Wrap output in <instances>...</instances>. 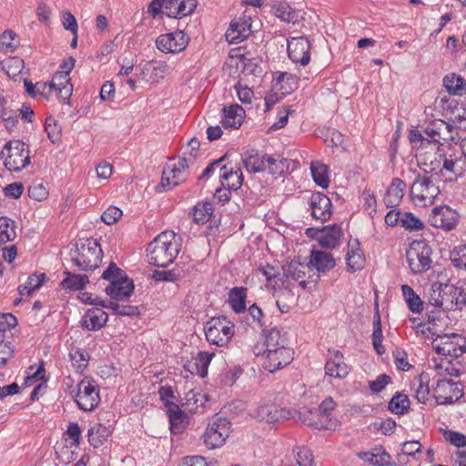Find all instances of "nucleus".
<instances>
[{
  "label": "nucleus",
  "instance_id": "nucleus-1",
  "mask_svg": "<svg viewBox=\"0 0 466 466\" xmlns=\"http://www.w3.org/2000/svg\"><path fill=\"white\" fill-rule=\"evenodd\" d=\"M440 164L441 160L436 161L437 167H434V162H430L429 164L425 163V166L428 167L429 169L425 168L423 174H418L413 181L410 189V196L411 201L417 207L432 205L435 198L440 194V187L437 185L439 175L436 172Z\"/></svg>",
  "mask_w": 466,
  "mask_h": 466
},
{
  "label": "nucleus",
  "instance_id": "nucleus-2",
  "mask_svg": "<svg viewBox=\"0 0 466 466\" xmlns=\"http://www.w3.org/2000/svg\"><path fill=\"white\" fill-rule=\"evenodd\" d=\"M180 241L174 231H164L157 235L147 249L149 263L159 268L173 263L179 253Z\"/></svg>",
  "mask_w": 466,
  "mask_h": 466
},
{
  "label": "nucleus",
  "instance_id": "nucleus-3",
  "mask_svg": "<svg viewBox=\"0 0 466 466\" xmlns=\"http://www.w3.org/2000/svg\"><path fill=\"white\" fill-rule=\"evenodd\" d=\"M336 403L331 397L326 398L318 409L303 407L298 414L299 420L309 427L318 430H329L335 426L332 421V412Z\"/></svg>",
  "mask_w": 466,
  "mask_h": 466
},
{
  "label": "nucleus",
  "instance_id": "nucleus-4",
  "mask_svg": "<svg viewBox=\"0 0 466 466\" xmlns=\"http://www.w3.org/2000/svg\"><path fill=\"white\" fill-rule=\"evenodd\" d=\"M72 261L81 270H93L98 268L103 251L96 239L87 238L76 245Z\"/></svg>",
  "mask_w": 466,
  "mask_h": 466
},
{
  "label": "nucleus",
  "instance_id": "nucleus-5",
  "mask_svg": "<svg viewBox=\"0 0 466 466\" xmlns=\"http://www.w3.org/2000/svg\"><path fill=\"white\" fill-rule=\"evenodd\" d=\"M432 249L425 240H414L406 251V258L413 274L428 271L432 265Z\"/></svg>",
  "mask_w": 466,
  "mask_h": 466
},
{
  "label": "nucleus",
  "instance_id": "nucleus-6",
  "mask_svg": "<svg viewBox=\"0 0 466 466\" xmlns=\"http://www.w3.org/2000/svg\"><path fill=\"white\" fill-rule=\"evenodd\" d=\"M1 156L5 158V167L12 172H19L30 164L28 147L20 140L6 142Z\"/></svg>",
  "mask_w": 466,
  "mask_h": 466
},
{
  "label": "nucleus",
  "instance_id": "nucleus-7",
  "mask_svg": "<svg viewBox=\"0 0 466 466\" xmlns=\"http://www.w3.org/2000/svg\"><path fill=\"white\" fill-rule=\"evenodd\" d=\"M234 327V324L225 317L212 318L205 326L207 340L218 347H224L233 337Z\"/></svg>",
  "mask_w": 466,
  "mask_h": 466
},
{
  "label": "nucleus",
  "instance_id": "nucleus-8",
  "mask_svg": "<svg viewBox=\"0 0 466 466\" xmlns=\"http://www.w3.org/2000/svg\"><path fill=\"white\" fill-rule=\"evenodd\" d=\"M432 348L439 355L459 358L466 352V338L457 333L438 335Z\"/></svg>",
  "mask_w": 466,
  "mask_h": 466
},
{
  "label": "nucleus",
  "instance_id": "nucleus-9",
  "mask_svg": "<svg viewBox=\"0 0 466 466\" xmlns=\"http://www.w3.org/2000/svg\"><path fill=\"white\" fill-rule=\"evenodd\" d=\"M231 432V422L223 417L211 420L202 435L207 448L213 450L221 447Z\"/></svg>",
  "mask_w": 466,
  "mask_h": 466
},
{
  "label": "nucleus",
  "instance_id": "nucleus-10",
  "mask_svg": "<svg viewBox=\"0 0 466 466\" xmlns=\"http://www.w3.org/2000/svg\"><path fill=\"white\" fill-rule=\"evenodd\" d=\"M75 401L84 411L94 410L100 402L99 387L96 382L89 378H84L79 381Z\"/></svg>",
  "mask_w": 466,
  "mask_h": 466
},
{
  "label": "nucleus",
  "instance_id": "nucleus-11",
  "mask_svg": "<svg viewBox=\"0 0 466 466\" xmlns=\"http://www.w3.org/2000/svg\"><path fill=\"white\" fill-rule=\"evenodd\" d=\"M189 158L181 157L176 163H168L163 169L160 186L165 189H172L187 179L189 175Z\"/></svg>",
  "mask_w": 466,
  "mask_h": 466
},
{
  "label": "nucleus",
  "instance_id": "nucleus-12",
  "mask_svg": "<svg viewBox=\"0 0 466 466\" xmlns=\"http://www.w3.org/2000/svg\"><path fill=\"white\" fill-rule=\"evenodd\" d=\"M455 291L453 284L434 282L429 291L428 302L436 309L451 310L455 308L458 299L454 297Z\"/></svg>",
  "mask_w": 466,
  "mask_h": 466
},
{
  "label": "nucleus",
  "instance_id": "nucleus-13",
  "mask_svg": "<svg viewBox=\"0 0 466 466\" xmlns=\"http://www.w3.org/2000/svg\"><path fill=\"white\" fill-rule=\"evenodd\" d=\"M432 394L438 404H451L463 396V389L459 382L447 378H440L433 387Z\"/></svg>",
  "mask_w": 466,
  "mask_h": 466
},
{
  "label": "nucleus",
  "instance_id": "nucleus-14",
  "mask_svg": "<svg viewBox=\"0 0 466 466\" xmlns=\"http://www.w3.org/2000/svg\"><path fill=\"white\" fill-rule=\"evenodd\" d=\"M189 36L181 30L160 35L156 40L157 48L165 54L179 53L186 49Z\"/></svg>",
  "mask_w": 466,
  "mask_h": 466
},
{
  "label": "nucleus",
  "instance_id": "nucleus-15",
  "mask_svg": "<svg viewBox=\"0 0 466 466\" xmlns=\"http://www.w3.org/2000/svg\"><path fill=\"white\" fill-rule=\"evenodd\" d=\"M438 160H441V164L436 172L439 176L444 175V173L448 174L449 176L445 177L446 181L456 179L458 177H461L466 169V160L463 157H458L451 155L449 157H446L444 155L439 154L435 156L434 160L431 162H434V167H437L436 161Z\"/></svg>",
  "mask_w": 466,
  "mask_h": 466
},
{
  "label": "nucleus",
  "instance_id": "nucleus-16",
  "mask_svg": "<svg viewBox=\"0 0 466 466\" xmlns=\"http://www.w3.org/2000/svg\"><path fill=\"white\" fill-rule=\"evenodd\" d=\"M287 46L288 56L294 64L305 66L309 63L311 44L306 36L291 37Z\"/></svg>",
  "mask_w": 466,
  "mask_h": 466
},
{
  "label": "nucleus",
  "instance_id": "nucleus-17",
  "mask_svg": "<svg viewBox=\"0 0 466 466\" xmlns=\"http://www.w3.org/2000/svg\"><path fill=\"white\" fill-rule=\"evenodd\" d=\"M263 357V368L269 372H275L288 366L292 361L294 359V351L289 347L279 350H268V351H264Z\"/></svg>",
  "mask_w": 466,
  "mask_h": 466
},
{
  "label": "nucleus",
  "instance_id": "nucleus-18",
  "mask_svg": "<svg viewBox=\"0 0 466 466\" xmlns=\"http://www.w3.org/2000/svg\"><path fill=\"white\" fill-rule=\"evenodd\" d=\"M429 222L434 228L451 230L457 225L458 214L448 206L436 207L429 217Z\"/></svg>",
  "mask_w": 466,
  "mask_h": 466
},
{
  "label": "nucleus",
  "instance_id": "nucleus-19",
  "mask_svg": "<svg viewBox=\"0 0 466 466\" xmlns=\"http://www.w3.org/2000/svg\"><path fill=\"white\" fill-rule=\"evenodd\" d=\"M253 416L258 420L274 423L289 420L292 417V411L285 408H279L272 403H266L258 405L255 409Z\"/></svg>",
  "mask_w": 466,
  "mask_h": 466
},
{
  "label": "nucleus",
  "instance_id": "nucleus-20",
  "mask_svg": "<svg viewBox=\"0 0 466 466\" xmlns=\"http://www.w3.org/2000/svg\"><path fill=\"white\" fill-rule=\"evenodd\" d=\"M251 34V17L242 15L230 23L226 32V38L229 44H238L247 39Z\"/></svg>",
  "mask_w": 466,
  "mask_h": 466
},
{
  "label": "nucleus",
  "instance_id": "nucleus-21",
  "mask_svg": "<svg viewBox=\"0 0 466 466\" xmlns=\"http://www.w3.org/2000/svg\"><path fill=\"white\" fill-rule=\"evenodd\" d=\"M350 368L344 362L343 354L337 350H329V359L325 364L326 375L337 379H344L350 373Z\"/></svg>",
  "mask_w": 466,
  "mask_h": 466
},
{
  "label": "nucleus",
  "instance_id": "nucleus-22",
  "mask_svg": "<svg viewBox=\"0 0 466 466\" xmlns=\"http://www.w3.org/2000/svg\"><path fill=\"white\" fill-rule=\"evenodd\" d=\"M197 5V0H166L165 15L168 17L182 18L191 15Z\"/></svg>",
  "mask_w": 466,
  "mask_h": 466
},
{
  "label": "nucleus",
  "instance_id": "nucleus-23",
  "mask_svg": "<svg viewBox=\"0 0 466 466\" xmlns=\"http://www.w3.org/2000/svg\"><path fill=\"white\" fill-rule=\"evenodd\" d=\"M311 215L314 218L326 221L331 216V201L322 193H315L310 198Z\"/></svg>",
  "mask_w": 466,
  "mask_h": 466
},
{
  "label": "nucleus",
  "instance_id": "nucleus-24",
  "mask_svg": "<svg viewBox=\"0 0 466 466\" xmlns=\"http://www.w3.org/2000/svg\"><path fill=\"white\" fill-rule=\"evenodd\" d=\"M134 291V284L127 277L122 278L120 280L113 281L106 289V294L114 300L127 299Z\"/></svg>",
  "mask_w": 466,
  "mask_h": 466
},
{
  "label": "nucleus",
  "instance_id": "nucleus-25",
  "mask_svg": "<svg viewBox=\"0 0 466 466\" xmlns=\"http://www.w3.org/2000/svg\"><path fill=\"white\" fill-rule=\"evenodd\" d=\"M107 318V313L102 308L94 307L85 312L81 323L88 330H98L106 325Z\"/></svg>",
  "mask_w": 466,
  "mask_h": 466
},
{
  "label": "nucleus",
  "instance_id": "nucleus-26",
  "mask_svg": "<svg viewBox=\"0 0 466 466\" xmlns=\"http://www.w3.org/2000/svg\"><path fill=\"white\" fill-rule=\"evenodd\" d=\"M346 260L348 268L351 271L360 270L364 267L365 258L358 239L349 241Z\"/></svg>",
  "mask_w": 466,
  "mask_h": 466
},
{
  "label": "nucleus",
  "instance_id": "nucleus-27",
  "mask_svg": "<svg viewBox=\"0 0 466 466\" xmlns=\"http://www.w3.org/2000/svg\"><path fill=\"white\" fill-rule=\"evenodd\" d=\"M406 185L400 178L392 179L384 197V203L388 208H394L400 203L405 190Z\"/></svg>",
  "mask_w": 466,
  "mask_h": 466
},
{
  "label": "nucleus",
  "instance_id": "nucleus-28",
  "mask_svg": "<svg viewBox=\"0 0 466 466\" xmlns=\"http://www.w3.org/2000/svg\"><path fill=\"white\" fill-rule=\"evenodd\" d=\"M309 264L319 272H326L336 265L332 255L322 250H312Z\"/></svg>",
  "mask_w": 466,
  "mask_h": 466
},
{
  "label": "nucleus",
  "instance_id": "nucleus-29",
  "mask_svg": "<svg viewBox=\"0 0 466 466\" xmlns=\"http://www.w3.org/2000/svg\"><path fill=\"white\" fill-rule=\"evenodd\" d=\"M220 178L224 187L237 190L242 185L243 174L240 168L234 170L233 167L225 165L220 167Z\"/></svg>",
  "mask_w": 466,
  "mask_h": 466
},
{
  "label": "nucleus",
  "instance_id": "nucleus-30",
  "mask_svg": "<svg viewBox=\"0 0 466 466\" xmlns=\"http://www.w3.org/2000/svg\"><path fill=\"white\" fill-rule=\"evenodd\" d=\"M342 230L338 225L324 228L318 238L319 243L321 247L327 248H333L339 243L342 237Z\"/></svg>",
  "mask_w": 466,
  "mask_h": 466
},
{
  "label": "nucleus",
  "instance_id": "nucleus-31",
  "mask_svg": "<svg viewBox=\"0 0 466 466\" xmlns=\"http://www.w3.org/2000/svg\"><path fill=\"white\" fill-rule=\"evenodd\" d=\"M223 111L222 124L225 127L237 129L242 125L245 111L240 106L231 105L228 107H225Z\"/></svg>",
  "mask_w": 466,
  "mask_h": 466
},
{
  "label": "nucleus",
  "instance_id": "nucleus-32",
  "mask_svg": "<svg viewBox=\"0 0 466 466\" xmlns=\"http://www.w3.org/2000/svg\"><path fill=\"white\" fill-rule=\"evenodd\" d=\"M214 355L213 352L200 351L194 361L188 365V370L192 374H198L201 378H205L208 375V369Z\"/></svg>",
  "mask_w": 466,
  "mask_h": 466
},
{
  "label": "nucleus",
  "instance_id": "nucleus-33",
  "mask_svg": "<svg viewBox=\"0 0 466 466\" xmlns=\"http://www.w3.org/2000/svg\"><path fill=\"white\" fill-rule=\"evenodd\" d=\"M264 346L265 351L288 348V339L279 329L272 328L265 331Z\"/></svg>",
  "mask_w": 466,
  "mask_h": 466
},
{
  "label": "nucleus",
  "instance_id": "nucleus-34",
  "mask_svg": "<svg viewBox=\"0 0 466 466\" xmlns=\"http://www.w3.org/2000/svg\"><path fill=\"white\" fill-rule=\"evenodd\" d=\"M248 289L245 287H235L228 292V303L236 313L246 310Z\"/></svg>",
  "mask_w": 466,
  "mask_h": 466
},
{
  "label": "nucleus",
  "instance_id": "nucleus-35",
  "mask_svg": "<svg viewBox=\"0 0 466 466\" xmlns=\"http://www.w3.org/2000/svg\"><path fill=\"white\" fill-rule=\"evenodd\" d=\"M359 457L365 462L375 466L388 465L390 458L382 448H375L370 451L360 452Z\"/></svg>",
  "mask_w": 466,
  "mask_h": 466
},
{
  "label": "nucleus",
  "instance_id": "nucleus-36",
  "mask_svg": "<svg viewBox=\"0 0 466 466\" xmlns=\"http://www.w3.org/2000/svg\"><path fill=\"white\" fill-rule=\"evenodd\" d=\"M443 86L448 93L454 96H462L466 90L464 78L455 73L449 74L443 77Z\"/></svg>",
  "mask_w": 466,
  "mask_h": 466
},
{
  "label": "nucleus",
  "instance_id": "nucleus-37",
  "mask_svg": "<svg viewBox=\"0 0 466 466\" xmlns=\"http://www.w3.org/2000/svg\"><path fill=\"white\" fill-rule=\"evenodd\" d=\"M110 435L111 430L101 423L95 424L91 427L87 434L89 443L95 448L101 446Z\"/></svg>",
  "mask_w": 466,
  "mask_h": 466
},
{
  "label": "nucleus",
  "instance_id": "nucleus-38",
  "mask_svg": "<svg viewBox=\"0 0 466 466\" xmlns=\"http://www.w3.org/2000/svg\"><path fill=\"white\" fill-rule=\"evenodd\" d=\"M265 170H268L272 175H280L288 169L287 159L279 155H264Z\"/></svg>",
  "mask_w": 466,
  "mask_h": 466
},
{
  "label": "nucleus",
  "instance_id": "nucleus-39",
  "mask_svg": "<svg viewBox=\"0 0 466 466\" xmlns=\"http://www.w3.org/2000/svg\"><path fill=\"white\" fill-rule=\"evenodd\" d=\"M402 295L410 311L420 313L423 310V302L409 285L401 286Z\"/></svg>",
  "mask_w": 466,
  "mask_h": 466
},
{
  "label": "nucleus",
  "instance_id": "nucleus-40",
  "mask_svg": "<svg viewBox=\"0 0 466 466\" xmlns=\"http://www.w3.org/2000/svg\"><path fill=\"white\" fill-rule=\"evenodd\" d=\"M311 175L315 183L322 188H327L329 184V178L328 175V166L319 163L312 162L310 166Z\"/></svg>",
  "mask_w": 466,
  "mask_h": 466
},
{
  "label": "nucleus",
  "instance_id": "nucleus-41",
  "mask_svg": "<svg viewBox=\"0 0 466 466\" xmlns=\"http://www.w3.org/2000/svg\"><path fill=\"white\" fill-rule=\"evenodd\" d=\"M16 238L15 223L6 217L0 218V243L13 241Z\"/></svg>",
  "mask_w": 466,
  "mask_h": 466
},
{
  "label": "nucleus",
  "instance_id": "nucleus-42",
  "mask_svg": "<svg viewBox=\"0 0 466 466\" xmlns=\"http://www.w3.org/2000/svg\"><path fill=\"white\" fill-rule=\"evenodd\" d=\"M273 13L278 18L286 23L296 24L299 20V14L286 3L274 5Z\"/></svg>",
  "mask_w": 466,
  "mask_h": 466
},
{
  "label": "nucleus",
  "instance_id": "nucleus-43",
  "mask_svg": "<svg viewBox=\"0 0 466 466\" xmlns=\"http://www.w3.org/2000/svg\"><path fill=\"white\" fill-rule=\"evenodd\" d=\"M459 363H452L448 360H441L440 362L434 361V370L437 372L439 377L451 376V377H458L461 374V370L459 368Z\"/></svg>",
  "mask_w": 466,
  "mask_h": 466
},
{
  "label": "nucleus",
  "instance_id": "nucleus-44",
  "mask_svg": "<svg viewBox=\"0 0 466 466\" xmlns=\"http://www.w3.org/2000/svg\"><path fill=\"white\" fill-rule=\"evenodd\" d=\"M412 388L414 390V397L420 403H426L429 400L431 393L428 386V378L426 376H420L413 381Z\"/></svg>",
  "mask_w": 466,
  "mask_h": 466
},
{
  "label": "nucleus",
  "instance_id": "nucleus-45",
  "mask_svg": "<svg viewBox=\"0 0 466 466\" xmlns=\"http://www.w3.org/2000/svg\"><path fill=\"white\" fill-rule=\"evenodd\" d=\"M213 205L209 202L199 203L195 206L192 217L198 224L208 222L213 215Z\"/></svg>",
  "mask_w": 466,
  "mask_h": 466
},
{
  "label": "nucleus",
  "instance_id": "nucleus-46",
  "mask_svg": "<svg viewBox=\"0 0 466 466\" xmlns=\"http://www.w3.org/2000/svg\"><path fill=\"white\" fill-rule=\"evenodd\" d=\"M168 417L170 422V430L173 433H178L183 428V421L185 419L184 412L178 408V406L172 404L168 408Z\"/></svg>",
  "mask_w": 466,
  "mask_h": 466
},
{
  "label": "nucleus",
  "instance_id": "nucleus-47",
  "mask_svg": "<svg viewBox=\"0 0 466 466\" xmlns=\"http://www.w3.org/2000/svg\"><path fill=\"white\" fill-rule=\"evenodd\" d=\"M67 277L63 279L61 285L64 289L70 290H79L85 288L88 283L86 275L71 274L66 272Z\"/></svg>",
  "mask_w": 466,
  "mask_h": 466
},
{
  "label": "nucleus",
  "instance_id": "nucleus-48",
  "mask_svg": "<svg viewBox=\"0 0 466 466\" xmlns=\"http://www.w3.org/2000/svg\"><path fill=\"white\" fill-rule=\"evenodd\" d=\"M45 274H33L28 277L27 281L18 287V291L22 296H29L35 289H39L45 280Z\"/></svg>",
  "mask_w": 466,
  "mask_h": 466
},
{
  "label": "nucleus",
  "instance_id": "nucleus-49",
  "mask_svg": "<svg viewBox=\"0 0 466 466\" xmlns=\"http://www.w3.org/2000/svg\"><path fill=\"white\" fill-rule=\"evenodd\" d=\"M410 400L406 395L396 394L389 403V410L398 415L404 414L410 408Z\"/></svg>",
  "mask_w": 466,
  "mask_h": 466
},
{
  "label": "nucleus",
  "instance_id": "nucleus-50",
  "mask_svg": "<svg viewBox=\"0 0 466 466\" xmlns=\"http://www.w3.org/2000/svg\"><path fill=\"white\" fill-rule=\"evenodd\" d=\"M283 270L288 278L299 281L302 285L305 284L303 279L305 278V266L303 264L293 260L284 267Z\"/></svg>",
  "mask_w": 466,
  "mask_h": 466
},
{
  "label": "nucleus",
  "instance_id": "nucleus-51",
  "mask_svg": "<svg viewBox=\"0 0 466 466\" xmlns=\"http://www.w3.org/2000/svg\"><path fill=\"white\" fill-rule=\"evenodd\" d=\"M69 356L72 365L76 369V370L77 372H83V370L88 365V354L80 349H75L71 350Z\"/></svg>",
  "mask_w": 466,
  "mask_h": 466
},
{
  "label": "nucleus",
  "instance_id": "nucleus-52",
  "mask_svg": "<svg viewBox=\"0 0 466 466\" xmlns=\"http://www.w3.org/2000/svg\"><path fill=\"white\" fill-rule=\"evenodd\" d=\"M439 129L441 131V145L450 142H456L457 140H459L458 131L454 126L441 119V124H439Z\"/></svg>",
  "mask_w": 466,
  "mask_h": 466
},
{
  "label": "nucleus",
  "instance_id": "nucleus-53",
  "mask_svg": "<svg viewBox=\"0 0 466 466\" xmlns=\"http://www.w3.org/2000/svg\"><path fill=\"white\" fill-rule=\"evenodd\" d=\"M420 443L417 441H406L402 445L401 452L398 454V461L402 464L408 463V458L420 452Z\"/></svg>",
  "mask_w": 466,
  "mask_h": 466
},
{
  "label": "nucleus",
  "instance_id": "nucleus-54",
  "mask_svg": "<svg viewBox=\"0 0 466 466\" xmlns=\"http://www.w3.org/2000/svg\"><path fill=\"white\" fill-rule=\"evenodd\" d=\"M244 166L250 173H257L265 170L264 156L261 157L258 154H249L244 158Z\"/></svg>",
  "mask_w": 466,
  "mask_h": 466
},
{
  "label": "nucleus",
  "instance_id": "nucleus-55",
  "mask_svg": "<svg viewBox=\"0 0 466 466\" xmlns=\"http://www.w3.org/2000/svg\"><path fill=\"white\" fill-rule=\"evenodd\" d=\"M17 46L18 41L15 32L6 30L0 35V51L13 52Z\"/></svg>",
  "mask_w": 466,
  "mask_h": 466
},
{
  "label": "nucleus",
  "instance_id": "nucleus-56",
  "mask_svg": "<svg viewBox=\"0 0 466 466\" xmlns=\"http://www.w3.org/2000/svg\"><path fill=\"white\" fill-rule=\"evenodd\" d=\"M372 344L376 352L380 355L385 353V349L382 345V329L380 326V318L378 315L373 323Z\"/></svg>",
  "mask_w": 466,
  "mask_h": 466
},
{
  "label": "nucleus",
  "instance_id": "nucleus-57",
  "mask_svg": "<svg viewBox=\"0 0 466 466\" xmlns=\"http://www.w3.org/2000/svg\"><path fill=\"white\" fill-rule=\"evenodd\" d=\"M45 129L48 138L52 143H56L61 138V128L57 126L56 119L49 116L46 119Z\"/></svg>",
  "mask_w": 466,
  "mask_h": 466
},
{
  "label": "nucleus",
  "instance_id": "nucleus-58",
  "mask_svg": "<svg viewBox=\"0 0 466 466\" xmlns=\"http://www.w3.org/2000/svg\"><path fill=\"white\" fill-rule=\"evenodd\" d=\"M400 225L409 230H420L423 228V223L413 214L409 212L402 213Z\"/></svg>",
  "mask_w": 466,
  "mask_h": 466
},
{
  "label": "nucleus",
  "instance_id": "nucleus-59",
  "mask_svg": "<svg viewBox=\"0 0 466 466\" xmlns=\"http://www.w3.org/2000/svg\"><path fill=\"white\" fill-rule=\"evenodd\" d=\"M441 124V119L434 120L433 122L430 123L427 127L424 130L426 138H429V144L431 142L434 143V146L436 144L441 145V131L439 129Z\"/></svg>",
  "mask_w": 466,
  "mask_h": 466
},
{
  "label": "nucleus",
  "instance_id": "nucleus-60",
  "mask_svg": "<svg viewBox=\"0 0 466 466\" xmlns=\"http://www.w3.org/2000/svg\"><path fill=\"white\" fill-rule=\"evenodd\" d=\"M124 277H127L125 272L113 262L110 263L102 274V278L108 280L110 283L120 280Z\"/></svg>",
  "mask_w": 466,
  "mask_h": 466
},
{
  "label": "nucleus",
  "instance_id": "nucleus-61",
  "mask_svg": "<svg viewBox=\"0 0 466 466\" xmlns=\"http://www.w3.org/2000/svg\"><path fill=\"white\" fill-rule=\"evenodd\" d=\"M451 259L455 267L466 268V246L456 247L451 253Z\"/></svg>",
  "mask_w": 466,
  "mask_h": 466
},
{
  "label": "nucleus",
  "instance_id": "nucleus-62",
  "mask_svg": "<svg viewBox=\"0 0 466 466\" xmlns=\"http://www.w3.org/2000/svg\"><path fill=\"white\" fill-rule=\"evenodd\" d=\"M295 456L298 466H313V456L309 450L298 448Z\"/></svg>",
  "mask_w": 466,
  "mask_h": 466
},
{
  "label": "nucleus",
  "instance_id": "nucleus-63",
  "mask_svg": "<svg viewBox=\"0 0 466 466\" xmlns=\"http://www.w3.org/2000/svg\"><path fill=\"white\" fill-rule=\"evenodd\" d=\"M122 216V210L116 207H109L101 216V219L106 225L115 224Z\"/></svg>",
  "mask_w": 466,
  "mask_h": 466
},
{
  "label": "nucleus",
  "instance_id": "nucleus-64",
  "mask_svg": "<svg viewBox=\"0 0 466 466\" xmlns=\"http://www.w3.org/2000/svg\"><path fill=\"white\" fill-rule=\"evenodd\" d=\"M178 466H216V464L208 463L202 456H187Z\"/></svg>",
  "mask_w": 466,
  "mask_h": 466
}]
</instances>
